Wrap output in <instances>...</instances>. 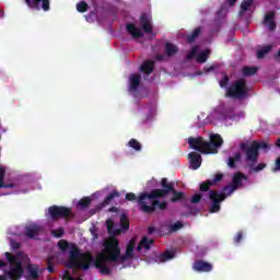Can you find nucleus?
Returning <instances> with one entry per match:
<instances>
[{"mask_svg": "<svg viewBox=\"0 0 280 280\" xmlns=\"http://www.w3.org/2000/svg\"><path fill=\"white\" fill-rule=\"evenodd\" d=\"M137 241L131 238L126 247L125 255H121V247H119V240L112 236L103 243L105 250L93 257L91 252L81 253L78 246H72L70 249L67 268L72 270H89L91 264L100 270L101 275H110V268L107 264H124L128 259L135 257V246Z\"/></svg>", "mask_w": 280, "mask_h": 280, "instance_id": "1", "label": "nucleus"}, {"mask_svg": "<svg viewBox=\"0 0 280 280\" xmlns=\"http://www.w3.org/2000/svg\"><path fill=\"white\" fill-rule=\"evenodd\" d=\"M137 241L131 238L126 247L125 255H121V247H119V240L112 236L103 243L105 250L93 257L91 252L81 253L78 246H72L70 249L67 268L72 270H89L91 264L100 270L101 275H110V268L107 264H124L128 259L135 257V246Z\"/></svg>", "mask_w": 280, "mask_h": 280, "instance_id": "2", "label": "nucleus"}, {"mask_svg": "<svg viewBox=\"0 0 280 280\" xmlns=\"http://www.w3.org/2000/svg\"><path fill=\"white\" fill-rule=\"evenodd\" d=\"M224 140L220 133H213L210 136V141L205 140L202 137L188 138V145L190 150H196L201 154H218V150L222 148Z\"/></svg>", "mask_w": 280, "mask_h": 280, "instance_id": "3", "label": "nucleus"}, {"mask_svg": "<svg viewBox=\"0 0 280 280\" xmlns=\"http://www.w3.org/2000/svg\"><path fill=\"white\" fill-rule=\"evenodd\" d=\"M240 149L245 154V161L248 163L249 167H253L257 161H259V150H270V145L266 142L253 141L242 142Z\"/></svg>", "mask_w": 280, "mask_h": 280, "instance_id": "4", "label": "nucleus"}, {"mask_svg": "<svg viewBox=\"0 0 280 280\" xmlns=\"http://www.w3.org/2000/svg\"><path fill=\"white\" fill-rule=\"evenodd\" d=\"M237 189L233 184H229L223 187V191L218 190H209V200H211V205L209 207L210 213H218L222 207L220 206L221 202H224L228 196H231L233 191Z\"/></svg>", "mask_w": 280, "mask_h": 280, "instance_id": "5", "label": "nucleus"}, {"mask_svg": "<svg viewBox=\"0 0 280 280\" xmlns=\"http://www.w3.org/2000/svg\"><path fill=\"white\" fill-rule=\"evenodd\" d=\"M149 196L150 192H142L138 197V205L142 213H154L156 209H160V211H165V209H167V201H161L159 199H151L152 202L150 206H148L145 200H150Z\"/></svg>", "mask_w": 280, "mask_h": 280, "instance_id": "6", "label": "nucleus"}, {"mask_svg": "<svg viewBox=\"0 0 280 280\" xmlns=\"http://www.w3.org/2000/svg\"><path fill=\"white\" fill-rule=\"evenodd\" d=\"M226 97H232V100H244L248 97V84L246 79L236 80L230 88L226 90Z\"/></svg>", "mask_w": 280, "mask_h": 280, "instance_id": "7", "label": "nucleus"}, {"mask_svg": "<svg viewBox=\"0 0 280 280\" xmlns=\"http://www.w3.org/2000/svg\"><path fill=\"white\" fill-rule=\"evenodd\" d=\"M161 187L162 188H156L149 192V200H161V198H167V196L176 189L174 182H170L166 177L161 179Z\"/></svg>", "mask_w": 280, "mask_h": 280, "instance_id": "8", "label": "nucleus"}, {"mask_svg": "<svg viewBox=\"0 0 280 280\" xmlns=\"http://www.w3.org/2000/svg\"><path fill=\"white\" fill-rule=\"evenodd\" d=\"M4 256L10 265V270L7 272L9 279L19 280L23 277V262L14 255H11L10 252H5Z\"/></svg>", "mask_w": 280, "mask_h": 280, "instance_id": "9", "label": "nucleus"}, {"mask_svg": "<svg viewBox=\"0 0 280 280\" xmlns=\"http://www.w3.org/2000/svg\"><path fill=\"white\" fill-rule=\"evenodd\" d=\"M71 208H67L65 206H51L48 209V213L51 220H60V218H71L72 213Z\"/></svg>", "mask_w": 280, "mask_h": 280, "instance_id": "10", "label": "nucleus"}, {"mask_svg": "<svg viewBox=\"0 0 280 280\" xmlns=\"http://www.w3.org/2000/svg\"><path fill=\"white\" fill-rule=\"evenodd\" d=\"M27 8L31 10H36L37 12H40L43 10L44 12H49L51 10L50 1L49 0H24Z\"/></svg>", "mask_w": 280, "mask_h": 280, "instance_id": "11", "label": "nucleus"}, {"mask_svg": "<svg viewBox=\"0 0 280 280\" xmlns=\"http://www.w3.org/2000/svg\"><path fill=\"white\" fill-rule=\"evenodd\" d=\"M224 179V174L217 173L212 179H207L206 182L201 183L199 186V191H209L211 187L218 185V183H222Z\"/></svg>", "mask_w": 280, "mask_h": 280, "instance_id": "12", "label": "nucleus"}, {"mask_svg": "<svg viewBox=\"0 0 280 280\" xmlns=\"http://www.w3.org/2000/svg\"><path fill=\"white\" fill-rule=\"evenodd\" d=\"M184 226L185 225L180 221H177L174 224L164 223L161 225L160 232L163 235H172V233H176L177 231H180V229H183Z\"/></svg>", "mask_w": 280, "mask_h": 280, "instance_id": "13", "label": "nucleus"}, {"mask_svg": "<svg viewBox=\"0 0 280 280\" xmlns=\"http://www.w3.org/2000/svg\"><path fill=\"white\" fill-rule=\"evenodd\" d=\"M192 268L196 270V272H211V270H213V265L205 260H196Z\"/></svg>", "mask_w": 280, "mask_h": 280, "instance_id": "14", "label": "nucleus"}, {"mask_svg": "<svg viewBox=\"0 0 280 280\" xmlns=\"http://www.w3.org/2000/svg\"><path fill=\"white\" fill-rule=\"evenodd\" d=\"M188 159L190 161L191 170H199V167L202 165V155H200L198 152H190L188 154Z\"/></svg>", "mask_w": 280, "mask_h": 280, "instance_id": "15", "label": "nucleus"}, {"mask_svg": "<svg viewBox=\"0 0 280 280\" xmlns=\"http://www.w3.org/2000/svg\"><path fill=\"white\" fill-rule=\"evenodd\" d=\"M24 235L30 237V240H34L37 235H40V225L33 223L25 228Z\"/></svg>", "mask_w": 280, "mask_h": 280, "instance_id": "16", "label": "nucleus"}, {"mask_svg": "<svg viewBox=\"0 0 280 280\" xmlns=\"http://www.w3.org/2000/svg\"><path fill=\"white\" fill-rule=\"evenodd\" d=\"M265 25H267L269 32H275L277 30V23H275V11H271L265 15Z\"/></svg>", "mask_w": 280, "mask_h": 280, "instance_id": "17", "label": "nucleus"}, {"mask_svg": "<svg viewBox=\"0 0 280 280\" xmlns=\"http://www.w3.org/2000/svg\"><path fill=\"white\" fill-rule=\"evenodd\" d=\"M128 34L132 36V38H143V31L137 27L133 23H129L126 26Z\"/></svg>", "mask_w": 280, "mask_h": 280, "instance_id": "18", "label": "nucleus"}, {"mask_svg": "<svg viewBox=\"0 0 280 280\" xmlns=\"http://www.w3.org/2000/svg\"><path fill=\"white\" fill-rule=\"evenodd\" d=\"M39 275H38V266L36 265H28L26 267V276L25 279L26 280H36L39 279Z\"/></svg>", "mask_w": 280, "mask_h": 280, "instance_id": "19", "label": "nucleus"}, {"mask_svg": "<svg viewBox=\"0 0 280 280\" xmlns=\"http://www.w3.org/2000/svg\"><path fill=\"white\" fill-rule=\"evenodd\" d=\"M152 244H154V240L148 238V236H143L138 244L137 252H141L142 248H145V250H150L152 248Z\"/></svg>", "mask_w": 280, "mask_h": 280, "instance_id": "20", "label": "nucleus"}, {"mask_svg": "<svg viewBox=\"0 0 280 280\" xmlns=\"http://www.w3.org/2000/svg\"><path fill=\"white\" fill-rule=\"evenodd\" d=\"M154 60H145L141 67H140V71L142 73H145L147 75H150L151 73H153L154 71Z\"/></svg>", "mask_w": 280, "mask_h": 280, "instance_id": "21", "label": "nucleus"}, {"mask_svg": "<svg viewBox=\"0 0 280 280\" xmlns=\"http://www.w3.org/2000/svg\"><path fill=\"white\" fill-rule=\"evenodd\" d=\"M164 51L168 58H172V56H176V54H178V46H176L170 42H166Z\"/></svg>", "mask_w": 280, "mask_h": 280, "instance_id": "22", "label": "nucleus"}, {"mask_svg": "<svg viewBox=\"0 0 280 280\" xmlns=\"http://www.w3.org/2000/svg\"><path fill=\"white\" fill-rule=\"evenodd\" d=\"M141 84V75L131 74L130 75V91H137Z\"/></svg>", "mask_w": 280, "mask_h": 280, "instance_id": "23", "label": "nucleus"}, {"mask_svg": "<svg viewBox=\"0 0 280 280\" xmlns=\"http://www.w3.org/2000/svg\"><path fill=\"white\" fill-rule=\"evenodd\" d=\"M3 180H5V168L3 166H0V189H12L14 187V184H4Z\"/></svg>", "mask_w": 280, "mask_h": 280, "instance_id": "24", "label": "nucleus"}, {"mask_svg": "<svg viewBox=\"0 0 280 280\" xmlns=\"http://www.w3.org/2000/svg\"><path fill=\"white\" fill-rule=\"evenodd\" d=\"M270 51H272V45H266L262 46L260 49H258L257 51V58L258 60H261L264 58H266L267 54H270Z\"/></svg>", "mask_w": 280, "mask_h": 280, "instance_id": "25", "label": "nucleus"}, {"mask_svg": "<svg viewBox=\"0 0 280 280\" xmlns=\"http://www.w3.org/2000/svg\"><path fill=\"white\" fill-rule=\"evenodd\" d=\"M120 194L117 190H113L102 202V207H108L115 198H119Z\"/></svg>", "mask_w": 280, "mask_h": 280, "instance_id": "26", "label": "nucleus"}, {"mask_svg": "<svg viewBox=\"0 0 280 280\" xmlns=\"http://www.w3.org/2000/svg\"><path fill=\"white\" fill-rule=\"evenodd\" d=\"M105 224L107 228V233H109V235H119L121 233L120 230H115V222L113 220H106Z\"/></svg>", "mask_w": 280, "mask_h": 280, "instance_id": "27", "label": "nucleus"}, {"mask_svg": "<svg viewBox=\"0 0 280 280\" xmlns=\"http://www.w3.org/2000/svg\"><path fill=\"white\" fill-rule=\"evenodd\" d=\"M246 180V175H244V173H236L234 174L233 178H232V185L237 189V187H240V185H242V180Z\"/></svg>", "mask_w": 280, "mask_h": 280, "instance_id": "28", "label": "nucleus"}, {"mask_svg": "<svg viewBox=\"0 0 280 280\" xmlns=\"http://www.w3.org/2000/svg\"><path fill=\"white\" fill-rule=\"evenodd\" d=\"M210 56H211V50L206 49L198 54L197 62H199L200 65H205V62H207V60H209Z\"/></svg>", "mask_w": 280, "mask_h": 280, "instance_id": "29", "label": "nucleus"}, {"mask_svg": "<svg viewBox=\"0 0 280 280\" xmlns=\"http://www.w3.org/2000/svg\"><path fill=\"white\" fill-rule=\"evenodd\" d=\"M241 160H242V153L236 152V153L234 154V156H230V158L228 159V165H229V167H231V170H235V167H236L235 163H237V161H241Z\"/></svg>", "mask_w": 280, "mask_h": 280, "instance_id": "30", "label": "nucleus"}, {"mask_svg": "<svg viewBox=\"0 0 280 280\" xmlns=\"http://www.w3.org/2000/svg\"><path fill=\"white\" fill-rule=\"evenodd\" d=\"M253 5V0H243L241 3V10L238 12L240 16H244L246 12H248V9Z\"/></svg>", "mask_w": 280, "mask_h": 280, "instance_id": "31", "label": "nucleus"}, {"mask_svg": "<svg viewBox=\"0 0 280 280\" xmlns=\"http://www.w3.org/2000/svg\"><path fill=\"white\" fill-rule=\"evenodd\" d=\"M201 33H202V28L200 26L195 28L191 34L187 35L186 37L187 43H194L198 38V36H200Z\"/></svg>", "mask_w": 280, "mask_h": 280, "instance_id": "32", "label": "nucleus"}, {"mask_svg": "<svg viewBox=\"0 0 280 280\" xmlns=\"http://www.w3.org/2000/svg\"><path fill=\"white\" fill-rule=\"evenodd\" d=\"M171 194H172L171 202H180V200L185 198V192L178 191L176 190V188Z\"/></svg>", "mask_w": 280, "mask_h": 280, "instance_id": "33", "label": "nucleus"}, {"mask_svg": "<svg viewBox=\"0 0 280 280\" xmlns=\"http://www.w3.org/2000/svg\"><path fill=\"white\" fill-rule=\"evenodd\" d=\"M174 257H175L174 252L166 250L160 255V261L163 264L165 261H170V259H174Z\"/></svg>", "mask_w": 280, "mask_h": 280, "instance_id": "34", "label": "nucleus"}, {"mask_svg": "<svg viewBox=\"0 0 280 280\" xmlns=\"http://www.w3.org/2000/svg\"><path fill=\"white\" fill-rule=\"evenodd\" d=\"M129 148H132V150H136V152H141V142L137 139L132 138L128 142Z\"/></svg>", "mask_w": 280, "mask_h": 280, "instance_id": "35", "label": "nucleus"}, {"mask_svg": "<svg viewBox=\"0 0 280 280\" xmlns=\"http://www.w3.org/2000/svg\"><path fill=\"white\" fill-rule=\"evenodd\" d=\"M257 71H258V69L256 67L245 66L243 68V75H245V77L255 75V74H257Z\"/></svg>", "mask_w": 280, "mask_h": 280, "instance_id": "36", "label": "nucleus"}, {"mask_svg": "<svg viewBox=\"0 0 280 280\" xmlns=\"http://www.w3.org/2000/svg\"><path fill=\"white\" fill-rule=\"evenodd\" d=\"M120 226L122 231H128L130 229V222L128 221V217L126 214L120 217Z\"/></svg>", "mask_w": 280, "mask_h": 280, "instance_id": "37", "label": "nucleus"}, {"mask_svg": "<svg viewBox=\"0 0 280 280\" xmlns=\"http://www.w3.org/2000/svg\"><path fill=\"white\" fill-rule=\"evenodd\" d=\"M91 202H92L91 197H83L79 201V207H81V209H89V207H91Z\"/></svg>", "mask_w": 280, "mask_h": 280, "instance_id": "38", "label": "nucleus"}, {"mask_svg": "<svg viewBox=\"0 0 280 280\" xmlns=\"http://www.w3.org/2000/svg\"><path fill=\"white\" fill-rule=\"evenodd\" d=\"M78 12L84 13L89 11V4L84 1H81L77 4Z\"/></svg>", "mask_w": 280, "mask_h": 280, "instance_id": "39", "label": "nucleus"}, {"mask_svg": "<svg viewBox=\"0 0 280 280\" xmlns=\"http://www.w3.org/2000/svg\"><path fill=\"white\" fill-rule=\"evenodd\" d=\"M196 54H198V46H194L191 50L186 56V60H194L196 58Z\"/></svg>", "mask_w": 280, "mask_h": 280, "instance_id": "40", "label": "nucleus"}, {"mask_svg": "<svg viewBox=\"0 0 280 280\" xmlns=\"http://www.w3.org/2000/svg\"><path fill=\"white\" fill-rule=\"evenodd\" d=\"M58 247L60 248V250H62V253H65V250L69 248V242L61 240L58 242Z\"/></svg>", "mask_w": 280, "mask_h": 280, "instance_id": "41", "label": "nucleus"}, {"mask_svg": "<svg viewBox=\"0 0 280 280\" xmlns=\"http://www.w3.org/2000/svg\"><path fill=\"white\" fill-rule=\"evenodd\" d=\"M141 27L145 34H152V24L150 22L141 24Z\"/></svg>", "mask_w": 280, "mask_h": 280, "instance_id": "42", "label": "nucleus"}, {"mask_svg": "<svg viewBox=\"0 0 280 280\" xmlns=\"http://www.w3.org/2000/svg\"><path fill=\"white\" fill-rule=\"evenodd\" d=\"M229 82H231V79L229 75H224L223 79L219 82L221 89H225V86H229Z\"/></svg>", "mask_w": 280, "mask_h": 280, "instance_id": "43", "label": "nucleus"}, {"mask_svg": "<svg viewBox=\"0 0 280 280\" xmlns=\"http://www.w3.org/2000/svg\"><path fill=\"white\" fill-rule=\"evenodd\" d=\"M253 172H261V170H266V163H260L257 166L255 164L253 166H249Z\"/></svg>", "mask_w": 280, "mask_h": 280, "instance_id": "44", "label": "nucleus"}, {"mask_svg": "<svg viewBox=\"0 0 280 280\" xmlns=\"http://www.w3.org/2000/svg\"><path fill=\"white\" fill-rule=\"evenodd\" d=\"M200 200H202V195L201 194H195L191 199L190 202L192 205H198V202H200Z\"/></svg>", "mask_w": 280, "mask_h": 280, "instance_id": "45", "label": "nucleus"}, {"mask_svg": "<svg viewBox=\"0 0 280 280\" xmlns=\"http://www.w3.org/2000/svg\"><path fill=\"white\" fill-rule=\"evenodd\" d=\"M52 259L54 258H51V257H48L47 258V270H48V272L50 273V275H54V272H56V270L54 269V265L51 264V261H52Z\"/></svg>", "mask_w": 280, "mask_h": 280, "instance_id": "46", "label": "nucleus"}, {"mask_svg": "<svg viewBox=\"0 0 280 280\" xmlns=\"http://www.w3.org/2000/svg\"><path fill=\"white\" fill-rule=\"evenodd\" d=\"M125 198H126V200H128L129 202H135V200H138V201H139V199H137V195H135V192H127V194L125 195Z\"/></svg>", "mask_w": 280, "mask_h": 280, "instance_id": "47", "label": "nucleus"}, {"mask_svg": "<svg viewBox=\"0 0 280 280\" xmlns=\"http://www.w3.org/2000/svg\"><path fill=\"white\" fill-rule=\"evenodd\" d=\"M52 235L58 238L62 237L65 235V229L59 228L58 230H54Z\"/></svg>", "mask_w": 280, "mask_h": 280, "instance_id": "48", "label": "nucleus"}, {"mask_svg": "<svg viewBox=\"0 0 280 280\" xmlns=\"http://www.w3.org/2000/svg\"><path fill=\"white\" fill-rule=\"evenodd\" d=\"M244 240V233L237 232L236 235L234 236V244H240Z\"/></svg>", "mask_w": 280, "mask_h": 280, "instance_id": "49", "label": "nucleus"}, {"mask_svg": "<svg viewBox=\"0 0 280 280\" xmlns=\"http://www.w3.org/2000/svg\"><path fill=\"white\" fill-rule=\"evenodd\" d=\"M140 23H141V25H144L145 23H150V20L148 19V14H145V13L141 14Z\"/></svg>", "mask_w": 280, "mask_h": 280, "instance_id": "50", "label": "nucleus"}, {"mask_svg": "<svg viewBox=\"0 0 280 280\" xmlns=\"http://www.w3.org/2000/svg\"><path fill=\"white\" fill-rule=\"evenodd\" d=\"M11 247L13 248V250H19V248H21V243L16 241H11Z\"/></svg>", "mask_w": 280, "mask_h": 280, "instance_id": "51", "label": "nucleus"}, {"mask_svg": "<svg viewBox=\"0 0 280 280\" xmlns=\"http://www.w3.org/2000/svg\"><path fill=\"white\" fill-rule=\"evenodd\" d=\"M63 279H66V280H73V276H71V272L66 271L65 275H63Z\"/></svg>", "mask_w": 280, "mask_h": 280, "instance_id": "52", "label": "nucleus"}, {"mask_svg": "<svg viewBox=\"0 0 280 280\" xmlns=\"http://www.w3.org/2000/svg\"><path fill=\"white\" fill-rule=\"evenodd\" d=\"M226 1L231 8H233V5L237 3V0H226Z\"/></svg>", "mask_w": 280, "mask_h": 280, "instance_id": "53", "label": "nucleus"}, {"mask_svg": "<svg viewBox=\"0 0 280 280\" xmlns=\"http://www.w3.org/2000/svg\"><path fill=\"white\" fill-rule=\"evenodd\" d=\"M155 231H156V229L154 226H149V229H148L149 235H152V233H154Z\"/></svg>", "mask_w": 280, "mask_h": 280, "instance_id": "54", "label": "nucleus"}, {"mask_svg": "<svg viewBox=\"0 0 280 280\" xmlns=\"http://www.w3.org/2000/svg\"><path fill=\"white\" fill-rule=\"evenodd\" d=\"M214 70H215V67H214V66L205 68L206 73H209V71H214Z\"/></svg>", "mask_w": 280, "mask_h": 280, "instance_id": "55", "label": "nucleus"}, {"mask_svg": "<svg viewBox=\"0 0 280 280\" xmlns=\"http://www.w3.org/2000/svg\"><path fill=\"white\" fill-rule=\"evenodd\" d=\"M164 56L163 55H156L155 56V60H158V61H161V60H164Z\"/></svg>", "mask_w": 280, "mask_h": 280, "instance_id": "56", "label": "nucleus"}, {"mask_svg": "<svg viewBox=\"0 0 280 280\" xmlns=\"http://www.w3.org/2000/svg\"><path fill=\"white\" fill-rule=\"evenodd\" d=\"M8 266V262L0 259V268H5Z\"/></svg>", "mask_w": 280, "mask_h": 280, "instance_id": "57", "label": "nucleus"}, {"mask_svg": "<svg viewBox=\"0 0 280 280\" xmlns=\"http://www.w3.org/2000/svg\"><path fill=\"white\" fill-rule=\"evenodd\" d=\"M109 211L110 212H115V211H117V208L116 207H112V208H109Z\"/></svg>", "mask_w": 280, "mask_h": 280, "instance_id": "58", "label": "nucleus"}, {"mask_svg": "<svg viewBox=\"0 0 280 280\" xmlns=\"http://www.w3.org/2000/svg\"><path fill=\"white\" fill-rule=\"evenodd\" d=\"M0 280H8L5 276H0Z\"/></svg>", "mask_w": 280, "mask_h": 280, "instance_id": "59", "label": "nucleus"}, {"mask_svg": "<svg viewBox=\"0 0 280 280\" xmlns=\"http://www.w3.org/2000/svg\"><path fill=\"white\" fill-rule=\"evenodd\" d=\"M218 14H222V8L218 11Z\"/></svg>", "mask_w": 280, "mask_h": 280, "instance_id": "60", "label": "nucleus"}]
</instances>
